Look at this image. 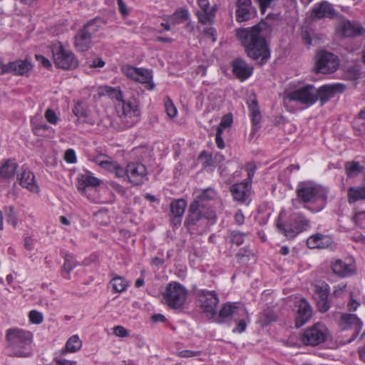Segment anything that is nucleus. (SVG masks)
<instances>
[{
    "instance_id": "obj_32",
    "label": "nucleus",
    "mask_w": 365,
    "mask_h": 365,
    "mask_svg": "<svg viewBox=\"0 0 365 365\" xmlns=\"http://www.w3.org/2000/svg\"><path fill=\"white\" fill-rule=\"evenodd\" d=\"M91 34L86 32L83 29L75 36V46L79 51L83 52L88 50L91 44Z\"/></svg>"
},
{
    "instance_id": "obj_54",
    "label": "nucleus",
    "mask_w": 365,
    "mask_h": 365,
    "mask_svg": "<svg viewBox=\"0 0 365 365\" xmlns=\"http://www.w3.org/2000/svg\"><path fill=\"white\" fill-rule=\"evenodd\" d=\"M200 354V351L191 350H182L178 352V356L182 358H190L197 356Z\"/></svg>"
},
{
    "instance_id": "obj_8",
    "label": "nucleus",
    "mask_w": 365,
    "mask_h": 365,
    "mask_svg": "<svg viewBox=\"0 0 365 365\" xmlns=\"http://www.w3.org/2000/svg\"><path fill=\"white\" fill-rule=\"evenodd\" d=\"M53 58L56 66L63 69H73L78 65V61L73 53L63 44L56 41L51 46Z\"/></svg>"
},
{
    "instance_id": "obj_33",
    "label": "nucleus",
    "mask_w": 365,
    "mask_h": 365,
    "mask_svg": "<svg viewBox=\"0 0 365 365\" xmlns=\"http://www.w3.org/2000/svg\"><path fill=\"white\" fill-rule=\"evenodd\" d=\"M31 64L26 60H17L8 63V73L24 75L31 69Z\"/></svg>"
},
{
    "instance_id": "obj_60",
    "label": "nucleus",
    "mask_w": 365,
    "mask_h": 365,
    "mask_svg": "<svg viewBox=\"0 0 365 365\" xmlns=\"http://www.w3.org/2000/svg\"><path fill=\"white\" fill-rule=\"evenodd\" d=\"M264 316L265 317V322L269 323L276 320V315L272 312H264Z\"/></svg>"
},
{
    "instance_id": "obj_51",
    "label": "nucleus",
    "mask_w": 365,
    "mask_h": 365,
    "mask_svg": "<svg viewBox=\"0 0 365 365\" xmlns=\"http://www.w3.org/2000/svg\"><path fill=\"white\" fill-rule=\"evenodd\" d=\"M113 334L119 337H126L129 335L128 331L122 326L114 327Z\"/></svg>"
},
{
    "instance_id": "obj_12",
    "label": "nucleus",
    "mask_w": 365,
    "mask_h": 365,
    "mask_svg": "<svg viewBox=\"0 0 365 365\" xmlns=\"http://www.w3.org/2000/svg\"><path fill=\"white\" fill-rule=\"evenodd\" d=\"M121 71L128 78L144 84L148 90L152 91L154 89L155 84L152 81L153 75L151 71L143 68H135L126 64L121 67Z\"/></svg>"
},
{
    "instance_id": "obj_50",
    "label": "nucleus",
    "mask_w": 365,
    "mask_h": 365,
    "mask_svg": "<svg viewBox=\"0 0 365 365\" xmlns=\"http://www.w3.org/2000/svg\"><path fill=\"white\" fill-rule=\"evenodd\" d=\"M64 160L68 163H76L77 159L75 151L73 149L67 150L64 155Z\"/></svg>"
},
{
    "instance_id": "obj_25",
    "label": "nucleus",
    "mask_w": 365,
    "mask_h": 365,
    "mask_svg": "<svg viewBox=\"0 0 365 365\" xmlns=\"http://www.w3.org/2000/svg\"><path fill=\"white\" fill-rule=\"evenodd\" d=\"M186 207L187 203L184 200H178L171 202V222L174 226H179L180 225Z\"/></svg>"
},
{
    "instance_id": "obj_24",
    "label": "nucleus",
    "mask_w": 365,
    "mask_h": 365,
    "mask_svg": "<svg viewBox=\"0 0 365 365\" xmlns=\"http://www.w3.org/2000/svg\"><path fill=\"white\" fill-rule=\"evenodd\" d=\"M197 4L200 8L196 13L199 21L205 24L211 22L215 17V9L210 6L208 0H198Z\"/></svg>"
},
{
    "instance_id": "obj_47",
    "label": "nucleus",
    "mask_w": 365,
    "mask_h": 365,
    "mask_svg": "<svg viewBox=\"0 0 365 365\" xmlns=\"http://www.w3.org/2000/svg\"><path fill=\"white\" fill-rule=\"evenodd\" d=\"M245 235L238 231H233L230 234V240L237 245H242L245 241Z\"/></svg>"
},
{
    "instance_id": "obj_26",
    "label": "nucleus",
    "mask_w": 365,
    "mask_h": 365,
    "mask_svg": "<svg viewBox=\"0 0 365 365\" xmlns=\"http://www.w3.org/2000/svg\"><path fill=\"white\" fill-rule=\"evenodd\" d=\"M250 183L248 181L233 185L231 192L235 200L239 202H245L250 194Z\"/></svg>"
},
{
    "instance_id": "obj_11",
    "label": "nucleus",
    "mask_w": 365,
    "mask_h": 365,
    "mask_svg": "<svg viewBox=\"0 0 365 365\" xmlns=\"http://www.w3.org/2000/svg\"><path fill=\"white\" fill-rule=\"evenodd\" d=\"M285 103L297 101L307 107L314 105L317 101V88L312 85H307L286 94Z\"/></svg>"
},
{
    "instance_id": "obj_41",
    "label": "nucleus",
    "mask_w": 365,
    "mask_h": 365,
    "mask_svg": "<svg viewBox=\"0 0 365 365\" xmlns=\"http://www.w3.org/2000/svg\"><path fill=\"white\" fill-rule=\"evenodd\" d=\"M362 166L357 162H349L346 164V171L349 176L354 177L362 172Z\"/></svg>"
},
{
    "instance_id": "obj_63",
    "label": "nucleus",
    "mask_w": 365,
    "mask_h": 365,
    "mask_svg": "<svg viewBox=\"0 0 365 365\" xmlns=\"http://www.w3.org/2000/svg\"><path fill=\"white\" fill-rule=\"evenodd\" d=\"M205 34L207 36H210L212 38V41H216V38H215V30L210 27V28H208L207 29L205 30Z\"/></svg>"
},
{
    "instance_id": "obj_14",
    "label": "nucleus",
    "mask_w": 365,
    "mask_h": 365,
    "mask_svg": "<svg viewBox=\"0 0 365 365\" xmlns=\"http://www.w3.org/2000/svg\"><path fill=\"white\" fill-rule=\"evenodd\" d=\"M245 314V308L234 302L225 303L219 313L215 312V317L212 318V322L217 324L230 323L239 315Z\"/></svg>"
},
{
    "instance_id": "obj_20",
    "label": "nucleus",
    "mask_w": 365,
    "mask_h": 365,
    "mask_svg": "<svg viewBox=\"0 0 365 365\" xmlns=\"http://www.w3.org/2000/svg\"><path fill=\"white\" fill-rule=\"evenodd\" d=\"M329 294V285L326 283L315 286L314 297L317 301V307L321 312H326L330 306L328 300Z\"/></svg>"
},
{
    "instance_id": "obj_31",
    "label": "nucleus",
    "mask_w": 365,
    "mask_h": 365,
    "mask_svg": "<svg viewBox=\"0 0 365 365\" xmlns=\"http://www.w3.org/2000/svg\"><path fill=\"white\" fill-rule=\"evenodd\" d=\"M100 184V180L90 173L81 174L78 178V190L85 192L88 187H95Z\"/></svg>"
},
{
    "instance_id": "obj_22",
    "label": "nucleus",
    "mask_w": 365,
    "mask_h": 365,
    "mask_svg": "<svg viewBox=\"0 0 365 365\" xmlns=\"http://www.w3.org/2000/svg\"><path fill=\"white\" fill-rule=\"evenodd\" d=\"M363 324L362 322L354 314H346L341 317V327L344 329H353L354 333L352 337L348 340V342H351L359 334L361 330Z\"/></svg>"
},
{
    "instance_id": "obj_64",
    "label": "nucleus",
    "mask_w": 365,
    "mask_h": 365,
    "mask_svg": "<svg viewBox=\"0 0 365 365\" xmlns=\"http://www.w3.org/2000/svg\"><path fill=\"white\" fill-rule=\"evenodd\" d=\"M152 319L155 322H164L166 320L165 317L161 314H154Z\"/></svg>"
},
{
    "instance_id": "obj_35",
    "label": "nucleus",
    "mask_w": 365,
    "mask_h": 365,
    "mask_svg": "<svg viewBox=\"0 0 365 365\" xmlns=\"http://www.w3.org/2000/svg\"><path fill=\"white\" fill-rule=\"evenodd\" d=\"M77 266L73 255L66 254L64 257V263L61 268V276L66 279H70L71 272Z\"/></svg>"
},
{
    "instance_id": "obj_7",
    "label": "nucleus",
    "mask_w": 365,
    "mask_h": 365,
    "mask_svg": "<svg viewBox=\"0 0 365 365\" xmlns=\"http://www.w3.org/2000/svg\"><path fill=\"white\" fill-rule=\"evenodd\" d=\"M277 227L279 232L288 239H293L299 234L310 228V221L300 212H294L289 217L287 225L279 221Z\"/></svg>"
},
{
    "instance_id": "obj_58",
    "label": "nucleus",
    "mask_w": 365,
    "mask_h": 365,
    "mask_svg": "<svg viewBox=\"0 0 365 365\" xmlns=\"http://www.w3.org/2000/svg\"><path fill=\"white\" fill-rule=\"evenodd\" d=\"M235 220L236 223L241 225L244 223L245 217L241 210H238L235 215Z\"/></svg>"
},
{
    "instance_id": "obj_13",
    "label": "nucleus",
    "mask_w": 365,
    "mask_h": 365,
    "mask_svg": "<svg viewBox=\"0 0 365 365\" xmlns=\"http://www.w3.org/2000/svg\"><path fill=\"white\" fill-rule=\"evenodd\" d=\"M328 335L327 329L323 324L317 323L304 330L301 341L304 345L315 346L324 342Z\"/></svg>"
},
{
    "instance_id": "obj_18",
    "label": "nucleus",
    "mask_w": 365,
    "mask_h": 365,
    "mask_svg": "<svg viewBox=\"0 0 365 365\" xmlns=\"http://www.w3.org/2000/svg\"><path fill=\"white\" fill-rule=\"evenodd\" d=\"M297 312L295 318L296 327H301L307 323L312 317L313 310L311 305L305 299H301L297 303Z\"/></svg>"
},
{
    "instance_id": "obj_5",
    "label": "nucleus",
    "mask_w": 365,
    "mask_h": 365,
    "mask_svg": "<svg viewBox=\"0 0 365 365\" xmlns=\"http://www.w3.org/2000/svg\"><path fill=\"white\" fill-rule=\"evenodd\" d=\"M8 349L17 357H29L31 354L33 334L21 329H9L6 331Z\"/></svg>"
},
{
    "instance_id": "obj_9",
    "label": "nucleus",
    "mask_w": 365,
    "mask_h": 365,
    "mask_svg": "<svg viewBox=\"0 0 365 365\" xmlns=\"http://www.w3.org/2000/svg\"><path fill=\"white\" fill-rule=\"evenodd\" d=\"M115 176L126 179L134 185H139L147 180V170L143 164L132 162L127 165L125 169L120 165Z\"/></svg>"
},
{
    "instance_id": "obj_62",
    "label": "nucleus",
    "mask_w": 365,
    "mask_h": 365,
    "mask_svg": "<svg viewBox=\"0 0 365 365\" xmlns=\"http://www.w3.org/2000/svg\"><path fill=\"white\" fill-rule=\"evenodd\" d=\"M359 306V303L352 298L348 304V308L350 311H356Z\"/></svg>"
},
{
    "instance_id": "obj_49",
    "label": "nucleus",
    "mask_w": 365,
    "mask_h": 365,
    "mask_svg": "<svg viewBox=\"0 0 365 365\" xmlns=\"http://www.w3.org/2000/svg\"><path fill=\"white\" fill-rule=\"evenodd\" d=\"M44 116L46 120L53 125H56L58 121V117L52 109H47Z\"/></svg>"
},
{
    "instance_id": "obj_44",
    "label": "nucleus",
    "mask_w": 365,
    "mask_h": 365,
    "mask_svg": "<svg viewBox=\"0 0 365 365\" xmlns=\"http://www.w3.org/2000/svg\"><path fill=\"white\" fill-rule=\"evenodd\" d=\"M238 9L236 11V19L239 22L245 21L249 19L250 16V7H242L237 6Z\"/></svg>"
},
{
    "instance_id": "obj_30",
    "label": "nucleus",
    "mask_w": 365,
    "mask_h": 365,
    "mask_svg": "<svg viewBox=\"0 0 365 365\" xmlns=\"http://www.w3.org/2000/svg\"><path fill=\"white\" fill-rule=\"evenodd\" d=\"M19 183L31 192H38V187L35 182V177L29 170L24 169L19 178Z\"/></svg>"
},
{
    "instance_id": "obj_6",
    "label": "nucleus",
    "mask_w": 365,
    "mask_h": 365,
    "mask_svg": "<svg viewBox=\"0 0 365 365\" xmlns=\"http://www.w3.org/2000/svg\"><path fill=\"white\" fill-rule=\"evenodd\" d=\"M187 289L180 283L170 282L161 292L162 302L171 309H180L185 303Z\"/></svg>"
},
{
    "instance_id": "obj_23",
    "label": "nucleus",
    "mask_w": 365,
    "mask_h": 365,
    "mask_svg": "<svg viewBox=\"0 0 365 365\" xmlns=\"http://www.w3.org/2000/svg\"><path fill=\"white\" fill-rule=\"evenodd\" d=\"M232 71L239 79L245 81L252 76L253 67L245 60L237 59L232 63Z\"/></svg>"
},
{
    "instance_id": "obj_15",
    "label": "nucleus",
    "mask_w": 365,
    "mask_h": 365,
    "mask_svg": "<svg viewBox=\"0 0 365 365\" xmlns=\"http://www.w3.org/2000/svg\"><path fill=\"white\" fill-rule=\"evenodd\" d=\"M336 34L341 37H354L365 35V28L358 21L341 19L336 26Z\"/></svg>"
},
{
    "instance_id": "obj_40",
    "label": "nucleus",
    "mask_w": 365,
    "mask_h": 365,
    "mask_svg": "<svg viewBox=\"0 0 365 365\" xmlns=\"http://www.w3.org/2000/svg\"><path fill=\"white\" fill-rule=\"evenodd\" d=\"M189 17V13L185 9L177 10L170 17V23L178 24L186 21Z\"/></svg>"
},
{
    "instance_id": "obj_46",
    "label": "nucleus",
    "mask_w": 365,
    "mask_h": 365,
    "mask_svg": "<svg viewBox=\"0 0 365 365\" xmlns=\"http://www.w3.org/2000/svg\"><path fill=\"white\" fill-rule=\"evenodd\" d=\"M165 108L166 113L170 118H174L176 116L178 113L177 108L170 98L165 100Z\"/></svg>"
},
{
    "instance_id": "obj_29",
    "label": "nucleus",
    "mask_w": 365,
    "mask_h": 365,
    "mask_svg": "<svg viewBox=\"0 0 365 365\" xmlns=\"http://www.w3.org/2000/svg\"><path fill=\"white\" fill-rule=\"evenodd\" d=\"M94 162L101 168L113 173L115 175L120 166L110 157L103 153L97 154L94 158Z\"/></svg>"
},
{
    "instance_id": "obj_48",
    "label": "nucleus",
    "mask_w": 365,
    "mask_h": 365,
    "mask_svg": "<svg viewBox=\"0 0 365 365\" xmlns=\"http://www.w3.org/2000/svg\"><path fill=\"white\" fill-rule=\"evenodd\" d=\"M29 317L30 321L33 324H41L43 320V317L42 313L40 312H38L36 310H31L29 312Z\"/></svg>"
},
{
    "instance_id": "obj_10",
    "label": "nucleus",
    "mask_w": 365,
    "mask_h": 365,
    "mask_svg": "<svg viewBox=\"0 0 365 365\" xmlns=\"http://www.w3.org/2000/svg\"><path fill=\"white\" fill-rule=\"evenodd\" d=\"M198 307L205 317L211 320L215 317L219 298L215 291L200 289L197 292Z\"/></svg>"
},
{
    "instance_id": "obj_34",
    "label": "nucleus",
    "mask_w": 365,
    "mask_h": 365,
    "mask_svg": "<svg viewBox=\"0 0 365 365\" xmlns=\"http://www.w3.org/2000/svg\"><path fill=\"white\" fill-rule=\"evenodd\" d=\"M348 202L354 204L358 201L365 200V186H353L347 190Z\"/></svg>"
},
{
    "instance_id": "obj_59",
    "label": "nucleus",
    "mask_w": 365,
    "mask_h": 365,
    "mask_svg": "<svg viewBox=\"0 0 365 365\" xmlns=\"http://www.w3.org/2000/svg\"><path fill=\"white\" fill-rule=\"evenodd\" d=\"M117 3H118V9H119L120 12L123 16H126L128 12V10L126 9V6L124 4V2L123 1V0H117Z\"/></svg>"
},
{
    "instance_id": "obj_56",
    "label": "nucleus",
    "mask_w": 365,
    "mask_h": 365,
    "mask_svg": "<svg viewBox=\"0 0 365 365\" xmlns=\"http://www.w3.org/2000/svg\"><path fill=\"white\" fill-rule=\"evenodd\" d=\"M302 38L304 43L307 46H310L312 44V37L307 31H303L302 32Z\"/></svg>"
},
{
    "instance_id": "obj_42",
    "label": "nucleus",
    "mask_w": 365,
    "mask_h": 365,
    "mask_svg": "<svg viewBox=\"0 0 365 365\" xmlns=\"http://www.w3.org/2000/svg\"><path fill=\"white\" fill-rule=\"evenodd\" d=\"M103 24L101 19H94L93 20L88 22L83 28L86 32L91 34V36L98 31L99 28Z\"/></svg>"
},
{
    "instance_id": "obj_45",
    "label": "nucleus",
    "mask_w": 365,
    "mask_h": 365,
    "mask_svg": "<svg viewBox=\"0 0 365 365\" xmlns=\"http://www.w3.org/2000/svg\"><path fill=\"white\" fill-rule=\"evenodd\" d=\"M232 117L231 115L227 114L224 115L222 118L219 125L217 126V131L222 133L225 128H229L232 125Z\"/></svg>"
},
{
    "instance_id": "obj_2",
    "label": "nucleus",
    "mask_w": 365,
    "mask_h": 365,
    "mask_svg": "<svg viewBox=\"0 0 365 365\" xmlns=\"http://www.w3.org/2000/svg\"><path fill=\"white\" fill-rule=\"evenodd\" d=\"M105 91L108 96L120 101L119 106H121L122 111L119 112L118 116L120 121L118 128L123 130L133 126L138 121L140 115L138 109V103L136 99L123 101V94L119 88L106 86Z\"/></svg>"
},
{
    "instance_id": "obj_55",
    "label": "nucleus",
    "mask_w": 365,
    "mask_h": 365,
    "mask_svg": "<svg viewBox=\"0 0 365 365\" xmlns=\"http://www.w3.org/2000/svg\"><path fill=\"white\" fill-rule=\"evenodd\" d=\"M34 244H35V242H34V240L32 239L31 237H26L25 239H24V247L31 251L34 249Z\"/></svg>"
},
{
    "instance_id": "obj_36",
    "label": "nucleus",
    "mask_w": 365,
    "mask_h": 365,
    "mask_svg": "<svg viewBox=\"0 0 365 365\" xmlns=\"http://www.w3.org/2000/svg\"><path fill=\"white\" fill-rule=\"evenodd\" d=\"M110 285L113 292L121 293L127 289L129 282L123 277L115 276L110 281Z\"/></svg>"
},
{
    "instance_id": "obj_43",
    "label": "nucleus",
    "mask_w": 365,
    "mask_h": 365,
    "mask_svg": "<svg viewBox=\"0 0 365 365\" xmlns=\"http://www.w3.org/2000/svg\"><path fill=\"white\" fill-rule=\"evenodd\" d=\"M250 109L251 111L252 123L253 125L257 126L259 124L261 120V115L258 110L257 103L255 102H253L250 106Z\"/></svg>"
},
{
    "instance_id": "obj_37",
    "label": "nucleus",
    "mask_w": 365,
    "mask_h": 365,
    "mask_svg": "<svg viewBox=\"0 0 365 365\" xmlns=\"http://www.w3.org/2000/svg\"><path fill=\"white\" fill-rule=\"evenodd\" d=\"M232 322L236 323V327L232 329L234 333L241 334L244 332L247 328V324L250 322L247 311L245 309V315H239V317L235 319Z\"/></svg>"
},
{
    "instance_id": "obj_28",
    "label": "nucleus",
    "mask_w": 365,
    "mask_h": 365,
    "mask_svg": "<svg viewBox=\"0 0 365 365\" xmlns=\"http://www.w3.org/2000/svg\"><path fill=\"white\" fill-rule=\"evenodd\" d=\"M18 164L15 160L9 159L0 163V178H13L18 168Z\"/></svg>"
},
{
    "instance_id": "obj_17",
    "label": "nucleus",
    "mask_w": 365,
    "mask_h": 365,
    "mask_svg": "<svg viewBox=\"0 0 365 365\" xmlns=\"http://www.w3.org/2000/svg\"><path fill=\"white\" fill-rule=\"evenodd\" d=\"M338 14L334 5L327 1H322L316 4L312 10V19L319 20L321 19H334Z\"/></svg>"
},
{
    "instance_id": "obj_38",
    "label": "nucleus",
    "mask_w": 365,
    "mask_h": 365,
    "mask_svg": "<svg viewBox=\"0 0 365 365\" xmlns=\"http://www.w3.org/2000/svg\"><path fill=\"white\" fill-rule=\"evenodd\" d=\"M82 341L77 334L71 336L65 345V352L75 353L81 349Z\"/></svg>"
},
{
    "instance_id": "obj_16",
    "label": "nucleus",
    "mask_w": 365,
    "mask_h": 365,
    "mask_svg": "<svg viewBox=\"0 0 365 365\" xmlns=\"http://www.w3.org/2000/svg\"><path fill=\"white\" fill-rule=\"evenodd\" d=\"M339 66L337 57L331 53L321 51L317 56V68L319 73H330Z\"/></svg>"
},
{
    "instance_id": "obj_4",
    "label": "nucleus",
    "mask_w": 365,
    "mask_h": 365,
    "mask_svg": "<svg viewBox=\"0 0 365 365\" xmlns=\"http://www.w3.org/2000/svg\"><path fill=\"white\" fill-rule=\"evenodd\" d=\"M216 196L215 191L211 188L202 190L196 196L189 208V220L192 224H195L203 218L210 220L212 223L215 222V212L210 207H207L205 202L214 200Z\"/></svg>"
},
{
    "instance_id": "obj_3",
    "label": "nucleus",
    "mask_w": 365,
    "mask_h": 365,
    "mask_svg": "<svg viewBox=\"0 0 365 365\" xmlns=\"http://www.w3.org/2000/svg\"><path fill=\"white\" fill-rule=\"evenodd\" d=\"M297 197L304 204H312L314 207L305 206L312 212L321 211L326 205L327 196L325 191L312 182H302L296 190Z\"/></svg>"
},
{
    "instance_id": "obj_39",
    "label": "nucleus",
    "mask_w": 365,
    "mask_h": 365,
    "mask_svg": "<svg viewBox=\"0 0 365 365\" xmlns=\"http://www.w3.org/2000/svg\"><path fill=\"white\" fill-rule=\"evenodd\" d=\"M33 130L35 135L47 136L53 133L51 127L43 123H33Z\"/></svg>"
},
{
    "instance_id": "obj_52",
    "label": "nucleus",
    "mask_w": 365,
    "mask_h": 365,
    "mask_svg": "<svg viewBox=\"0 0 365 365\" xmlns=\"http://www.w3.org/2000/svg\"><path fill=\"white\" fill-rule=\"evenodd\" d=\"M353 220L354 222L361 227L365 226V212H361L356 213L354 217Z\"/></svg>"
},
{
    "instance_id": "obj_53",
    "label": "nucleus",
    "mask_w": 365,
    "mask_h": 365,
    "mask_svg": "<svg viewBox=\"0 0 365 365\" xmlns=\"http://www.w3.org/2000/svg\"><path fill=\"white\" fill-rule=\"evenodd\" d=\"M7 222L11 224L14 227H16L18 224L17 218L12 207H9V212L8 213Z\"/></svg>"
},
{
    "instance_id": "obj_57",
    "label": "nucleus",
    "mask_w": 365,
    "mask_h": 365,
    "mask_svg": "<svg viewBox=\"0 0 365 365\" xmlns=\"http://www.w3.org/2000/svg\"><path fill=\"white\" fill-rule=\"evenodd\" d=\"M222 133H220L219 131H217L216 138H215V142H216L217 146L220 149H223L225 148V143L222 138Z\"/></svg>"
},
{
    "instance_id": "obj_19",
    "label": "nucleus",
    "mask_w": 365,
    "mask_h": 365,
    "mask_svg": "<svg viewBox=\"0 0 365 365\" xmlns=\"http://www.w3.org/2000/svg\"><path fill=\"white\" fill-rule=\"evenodd\" d=\"M344 86L341 83L324 85L318 89L317 88V100L319 99L321 104L324 105L331 98H334L337 93L344 92Z\"/></svg>"
},
{
    "instance_id": "obj_21",
    "label": "nucleus",
    "mask_w": 365,
    "mask_h": 365,
    "mask_svg": "<svg viewBox=\"0 0 365 365\" xmlns=\"http://www.w3.org/2000/svg\"><path fill=\"white\" fill-rule=\"evenodd\" d=\"M331 269L339 277H346L356 271V266L351 259H336L331 262Z\"/></svg>"
},
{
    "instance_id": "obj_27",
    "label": "nucleus",
    "mask_w": 365,
    "mask_h": 365,
    "mask_svg": "<svg viewBox=\"0 0 365 365\" xmlns=\"http://www.w3.org/2000/svg\"><path fill=\"white\" fill-rule=\"evenodd\" d=\"M332 243L331 238L322 234L313 235L307 239V245L310 249H324Z\"/></svg>"
},
{
    "instance_id": "obj_61",
    "label": "nucleus",
    "mask_w": 365,
    "mask_h": 365,
    "mask_svg": "<svg viewBox=\"0 0 365 365\" xmlns=\"http://www.w3.org/2000/svg\"><path fill=\"white\" fill-rule=\"evenodd\" d=\"M36 58L37 60H38L46 68H48L51 66V62L49 61L48 59H47L46 58L42 56H36Z\"/></svg>"
},
{
    "instance_id": "obj_1",
    "label": "nucleus",
    "mask_w": 365,
    "mask_h": 365,
    "mask_svg": "<svg viewBox=\"0 0 365 365\" xmlns=\"http://www.w3.org/2000/svg\"><path fill=\"white\" fill-rule=\"evenodd\" d=\"M266 28L264 23H259L251 28L239 29L236 31L248 57L261 65L270 58V51L265 38Z\"/></svg>"
}]
</instances>
